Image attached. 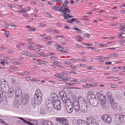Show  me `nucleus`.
<instances>
[{
	"label": "nucleus",
	"instance_id": "nucleus-3",
	"mask_svg": "<svg viewBox=\"0 0 125 125\" xmlns=\"http://www.w3.org/2000/svg\"><path fill=\"white\" fill-rule=\"evenodd\" d=\"M17 118H19L24 121V122L27 123L28 124L30 125H33V124L38 125V123L37 121L35 120L31 119L29 118H26L24 120L23 118L21 117H16Z\"/></svg>",
	"mask_w": 125,
	"mask_h": 125
},
{
	"label": "nucleus",
	"instance_id": "nucleus-22",
	"mask_svg": "<svg viewBox=\"0 0 125 125\" xmlns=\"http://www.w3.org/2000/svg\"><path fill=\"white\" fill-rule=\"evenodd\" d=\"M22 102L24 104H26L28 102V98L27 96L26 95L25 96L24 98L22 99Z\"/></svg>",
	"mask_w": 125,
	"mask_h": 125
},
{
	"label": "nucleus",
	"instance_id": "nucleus-63",
	"mask_svg": "<svg viewBox=\"0 0 125 125\" xmlns=\"http://www.w3.org/2000/svg\"><path fill=\"white\" fill-rule=\"evenodd\" d=\"M111 87L113 88H116L117 87V86L116 85H113L111 86Z\"/></svg>",
	"mask_w": 125,
	"mask_h": 125
},
{
	"label": "nucleus",
	"instance_id": "nucleus-14",
	"mask_svg": "<svg viewBox=\"0 0 125 125\" xmlns=\"http://www.w3.org/2000/svg\"><path fill=\"white\" fill-rule=\"evenodd\" d=\"M66 108L67 112L69 113H71L72 112L73 110V106H68L66 107Z\"/></svg>",
	"mask_w": 125,
	"mask_h": 125
},
{
	"label": "nucleus",
	"instance_id": "nucleus-5",
	"mask_svg": "<svg viewBox=\"0 0 125 125\" xmlns=\"http://www.w3.org/2000/svg\"><path fill=\"white\" fill-rule=\"evenodd\" d=\"M86 121L88 125H99L97 122L90 117L86 118Z\"/></svg>",
	"mask_w": 125,
	"mask_h": 125
},
{
	"label": "nucleus",
	"instance_id": "nucleus-58",
	"mask_svg": "<svg viewBox=\"0 0 125 125\" xmlns=\"http://www.w3.org/2000/svg\"><path fill=\"white\" fill-rule=\"evenodd\" d=\"M55 53H47V56L48 55H53Z\"/></svg>",
	"mask_w": 125,
	"mask_h": 125
},
{
	"label": "nucleus",
	"instance_id": "nucleus-61",
	"mask_svg": "<svg viewBox=\"0 0 125 125\" xmlns=\"http://www.w3.org/2000/svg\"><path fill=\"white\" fill-rule=\"evenodd\" d=\"M31 77L30 76H28L26 78V79L27 80L29 81L31 79Z\"/></svg>",
	"mask_w": 125,
	"mask_h": 125
},
{
	"label": "nucleus",
	"instance_id": "nucleus-23",
	"mask_svg": "<svg viewBox=\"0 0 125 125\" xmlns=\"http://www.w3.org/2000/svg\"><path fill=\"white\" fill-rule=\"evenodd\" d=\"M124 24L122 23L120 25V31H125V27L124 26Z\"/></svg>",
	"mask_w": 125,
	"mask_h": 125
},
{
	"label": "nucleus",
	"instance_id": "nucleus-60",
	"mask_svg": "<svg viewBox=\"0 0 125 125\" xmlns=\"http://www.w3.org/2000/svg\"><path fill=\"white\" fill-rule=\"evenodd\" d=\"M51 59L53 60H56L57 59V58L55 56L51 57Z\"/></svg>",
	"mask_w": 125,
	"mask_h": 125
},
{
	"label": "nucleus",
	"instance_id": "nucleus-28",
	"mask_svg": "<svg viewBox=\"0 0 125 125\" xmlns=\"http://www.w3.org/2000/svg\"><path fill=\"white\" fill-rule=\"evenodd\" d=\"M72 81L73 82V83H72V84H80L81 83L79 82L78 81V79H74L72 80Z\"/></svg>",
	"mask_w": 125,
	"mask_h": 125
},
{
	"label": "nucleus",
	"instance_id": "nucleus-10",
	"mask_svg": "<svg viewBox=\"0 0 125 125\" xmlns=\"http://www.w3.org/2000/svg\"><path fill=\"white\" fill-rule=\"evenodd\" d=\"M80 106L81 107L80 109L83 112L85 113L87 111L88 108L86 102H84V103L80 104Z\"/></svg>",
	"mask_w": 125,
	"mask_h": 125
},
{
	"label": "nucleus",
	"instance_id": "nucleus-59",
	"mask_svg": "<svg viewBox=\"0 0 125 125\" xmlns=\"http://www.w3.org/2000/svg\"><path fill=\"white\" fill-rule=\"evenodd\" d=\"M31 15L32 16H34V17H37L38 16V15L36 14H35L34 13H32L31 14Z\"/></svg>",
	"mask_w": 125,
	"mask_h": 125
},
{
	"label": "nucleus",
	"instance_id": "nucleus-50",
	"mask_svg": "<svg viewBox=\"0 0 125 125\" xmlns=\"http://www.w3.org/2000/svg\"><path fill=\"white\" fill-rule=\"evenodd\" d=\"M51 30L52 31H52L56 33H59V31H57L55 30H52V29H51Z\"/></svg>",
	"mask_w": 125,
	"mask_h": 125
},
{
	"label": "nucleus",
	"instance_id": "nucleus-62",
	"mask_svg": "<svg viewBox=\"0 0 125 125\" xmlns=\"http://www.w3.org/2000/svg\"><path fill=\"white\" fill-rule=\"evenodd\" d=\"M50 39V38L49 36H47L44 37L43 38V39H45L47 40H48Z\"/></svg>",
	"mask_w": 125,
	"mask_h": 125
},
{
	"label": "nucleus",
	"instance_id": "nucleus-56",
	"mask_svg": "<svg viewBox=\"0 0 125 125\" xmlns=\"http://www.w3.org/2000/svg\"><path fill=\"white\" fill-rule=\"evenodd\" d=\"M42 63L44 64H48V63L47 62L44 61H42L41 62Z\"/></svg>",
	"mask_w": 125,
	"mask_h": 125
},
{
	"label": "nucleus",
	"instance_id": "nucleus-12",
	"mask_svg": "<svg viewBox=\"0 0 125 125\" xmlns=\"http://www.w3.org/2000/svg\"><path fill=\"white\" fill-rule=\"evenodd\" d=\"M51 99H53V100H58V95L54 93H52L51 94Z\"/></svg>",
	"mask_w": 125,
	"mask_h": 125
},
{
	"label": "nucleus",
	"instance_id": "nucleus-21",
	"mask_svg": "<svg viewBox=\"0 0 125 125\" xmlns=\"http://www.w3.org/2000/svg\"><path fill=\"white\" fill-rule=\"evenodd\" d=\"M14 91L13 90L10 91L8 94V97L9 98H12L14 94Z\"/></svg>",
	"mask_w": 125,
	"mask_h": 125
},
{
	"label": "nucleus",
	"instance_id": "nucleus-46",
	"mask_svg": "<svg viewBox=\"0 0 125 125\" xmlns=\"http://www.w3.org/2000/svg\"><path fill=\"white\" fill-rule=\"evenodd\" d=\"M27 30L29 31H35L36 30V29L35 28H28Z\"/></svg>",
	"mask_w": 125,
	"mask_h": 125
},
{
	"label": "nucleus",
	"instance_id": "nucleus-24",
	"mask_svg": "<svg viewBox=\"0 0 125 125\" xmlns=\"http://www.w3.org/2000/svg\"><path fill=\"white\" fill-rule=\"evenodd\" d=\"M20 74V75L21 76H25V75L29 74H30L27 71H25L24 72H22L21 73H18Z\"/></svg>",
	"mask_w": 125,
	"mask_h": 125
},
{
	"label": "nucleus",
	"instance_id": "nucleus-64",
	"mask_svg": "<svg viewBox=\"0 0 125 125\" xmlns=\"http://www.w3.org/2000/svg\"><path fill=\"white\" fill-rule=\"evenodd\" d=\"M0 63L3 65L4 66L5 64V61H4L0 62Z\"/></svg>",
	"mask_w": 125,
	"mask_h": 125
},
{
	"label": "nucleus",
	"instance_id": "nucleus-18",
	"mask_svg": "<svg viewBox=\"0 0 125 125\" xmlns=\"http://www.w3.org/2000/svg\"><path fill=\"white\" fill-rule=\"evenodd\" d=\"M21 90L18 89L16 90L15 92V95L18 97H19L20 98L21 97L20 94H21Z\"/></svg>",
	"mask_w": 125,
	"mask_h": 125
},
{
	"label": "nucleus",
	"instance_id": "nucleus-13",
	"mask_svg": "<svg viewBox=\"0 0 125 125\" xmlns=\"http://www.w3.org/2000/svg\"><path fill=\"white\" fill-rule=\"evenodd\" d=\"M118 118L120 120L121 122L125 123V115H119L118 116Z\"/></svg>",
	"mask_w": 125,
	"mask_h": 125
},
{
	"label": "nucleus",
	"instance_id": "nucleus-48",
	"mask_svg": "<svg viewBox=\"0 0 125 125\" xmlns=\"http://www.w3.org/2000/svg\"><path fill=\"white\" fill-rule=\"evenodd\" d=\"M60 80L61 81H67L66 77H64L63 78H61Z\"/></svg>",
	"mask_w": 125,
	"mask_h": 125
},
{
	"label": "nucleus",
	"instance_id": "nucleus-35",
	"mask_svg": "<svg viewBox=\"0 0 125 125\" xmlns=\"http://www.w3.org/2000/svg\"><path fill=\"white\" fill-rule=\"evenodd\" d=\"M55 76L56 77H59L61 79V77H63V75L59 73L55 74Z\"/></svg>",
	"mask_w": 125,
	"mask_h": 125
},
{
	"label": "nucleus",
	"instance_id": "nucleus-11",
	"mask_svg": "<svg viewBox=\"0 0 125 125\" xmlns=\"http://www.w3.org/2000/svg\"><path fill=\"white\" fill-rule=\"evenodd\" d=\"M56 120L57 121L59 122L61 124L62 123V122L67 121L66 119L64 118H56Z\"/></svg>",
	"mask_w": 125,
	"mask_h": 125
},
{
	"label": "nucleus",
	"instance_id": "nucleus-55",
	"mask_svg": "<svg viewBox=\"0 0 125 125\" xmlns=\"http://www.w3.org/2000/svg\"><path fill=\"white\" fill-rule=\"evenodd\" d=\"M117 109L119 111H121L122 110V107L119 105H118V107H117Z\"/></svg>",
	"mask_w": 125,
	"mask_h": 125
},
{
	"label": "nucleus",
	"instance_id": "nucleus-19",
	"mask_svg": "<svg viewBox=\"0 0 125 125\" xmlns=\"http://www.w3.org/2000/svg\"><path fill=\"white\" fill-rule=\"evenodd\" d=\"M65 102L66 107L70 106H71L73 105L72 102L70 100H68L66 101Z\"/></svg>",
	"mask_w": 125,
	"mask_h": 125
},
{
	"label": "nucleus",
	"instance_id": "nucleus-1",
	"mask_svg": "<svg viewBox=\"0 0 125 125\" xmlns=\"http://www.w3.org/2000/svg\"><path fill=\"white\" fill-rule=\"evenodd\" d=\"M34 97V102L36 104H39L41 103L42 94L40 89H37L36 90Z\"/></svg>",
	"mask_w": 125,
	"mask_h": 125
},
{
	"label": "nucleus",
	"instance_id": "nucleus-15",
	"mask_svg": "<svg viewBox=\"0 0 125 125\" xmlns=\"http://www.w3.org/2000/svg\"><path fill=\"white\" fill-rule=\"evenodd\" d=\"M47 110L46 108H45L44 107H42L41 108L40 110V113L42 115L45 114L47 113Z\"/></svg>",
	"mask_w": 125,
	"mask_h": 125
},
{
	"label": "nucleus",
	"instance_id": "nucleus-17",
	"mask_svg": "<svg viewBox=\"0 0 125 125\" xmlns=\"http://www.w3.org/2000/svg\"><path fill=\"white\" fill-rule=\"evenodd\" d=\"M78 97V102H79L80 104L84 103V102H86L84 101L83 98L81 96H79Z\"/></svg>",
	"mask_w": 125,
	"mask_h": 125
},
{
	"label": "nucleus",
	"instance_id": "nucleus-29",
	"mask_svg": "<svg viewBox=\"0 0 125 125\" xmlns=\"http://www.w3.org/2000/svg\"><path fill=\"white\" fill-rule=\"evenodd\" d=\"M17 12L19 13H22L23 12H26L27 11L25 9H23L21 10H18L17 11Z\"/></svg>",
	"mask_w": 125,
	"mask_h": 125
},
{
	"label": "nucleus",
	"instance_id": "nucleus-39",
	"mask_svg": "<svg viewBox=\"0 0 125 125\" xmlns=\"http://www.w3.org/2000/svg\"><path fill=\"white\" fill-rule=\"evenodd\" d=\"M3 95V92L2 91H0V103L2 100V96Z\"/></svg>",
	"mask_w": 125,
	"mask_h": 125
},
{
	"label": "nucleus",
	"instance_id": "nucleus-54",
	"mask_svg": "<svg viewBox=\"0 0 125 125\" xmlns=\"http://www.w3.org/2000/svg\"><path fill=\"white\" fill-rule=\"evenodd\" d=\"M87 81V80H80V83H85L86 81Z\"/></svg>",
	"mask_w": 125,
	"mask_h": 125
},
{
	"label": "nucleus",
	"instance_id": "nucleus-40",
	"mask_svg": "<svg viewBox=\"0 0 125 125\" xmlns=\"http://www.w3.org/2000/svg\"><path fill=\"white\" fill-rule=\"evenodd\" d=\"M110 99L111 104V103L115 102V100L114 98H112L110 96Z\"/></svg>",
	"mask_w": 125,
	"mask_h": 125
},
{
	"label": "nucleus",
	"instance_id": "nucleus-7",
	"mask_svg": "<svg viewBox=\"0 0 125 125\" xmlns=\"http://www.w3.org/2000/svg\"><path fill=\"white\" fill-rule=\"evenodd\" d=\"M80 104L77 101H74L73 103V106L75 111L77 112L79 111L80 109Z\"/></svg>",
	"mask_w": 125,
	"mask_h": 125
},
{
	"label": "nucleus",
	"instance_id": "nucleus-36",
	"mask_svg": "<svg viewBox=\"0 0 125 125\" xmlns=\"http://www.w3.org/2000/svg\"><path fill=\"white\" fill-rule=\"evenodd\" d=\"M18 67H14V68L11 67L10 68V70L12 72H15L18 69Z\"/></svg>",
	"mask_w": 125,
	"mask_h": 125
},
{
	"label": "nucleus",
	"instance_id": "nucleus-52",
	"mask_svg": "<svg viewBox=\"0 0 125 125\" xmlns=\"http://www.w3.org/2000/svg\"><path fill=\"white\" fill-rule=\"evenodd\" d=\"M10 25L11 27L13 28L14 29L15 28L17 27V26L16 25H14L11 24V25Z\"/></svg>",
	"mask_w": 125,
	"mask_h": 125
},
{
	"label": "nucleus",
	"instance_id": "nucleus-44",
	"mask_svg": "<svg viewBox=\"0 0 125 125\" xmlns=\"http://www.w3.org/2000/svg\"><path fill=\"white\" fill-rule=\"evenodd\" d=\"M14 51L13 50H9L8 51V52L10 54H12L13 53H14Z\"/></svg>",
	"mask_w": 125,
	"mask_h": 125
},
{
	"label": "nucleus",
	"instance_id": "nucleus-42",
	"mask_svg": "<svg viewBox=\"0 0 125 125\" xmlns=\"http://www.w3.org/2000/svg\"><path fill=\"white\" fill-rule=\"evenodd\" d=\"M4 34L8 38L10 35V32L9 31H7L5 32Z\"/></svg>",
	"mask_w": 125,
	"mask_h": 125
},
{
	"label": "nucleus",
	"instance_id": "nucleus-27",
	"mask_svg": "<svg viewBox=\"0 0 125 125\" xmlns=\"http://www.w3.org/2000/svg\"><path fill=\"white\" fill-rule=\"evenodd\" d=\"M73 29L75 30L76 31V32L78 33H82L81 31L79 29L77 28L76 27V26H74L73 27Z\"/></svg>",
	"mask_w": 125,
	"mask_h": 125
},
{
	"label": "nucleus",
	"instance_id": "nucleus-31",
	"mask_svg": "<svg viewBox=\"0 0 125 125\" xmlns=\"http://www.w3.org/2000/svg\"><path fill=\"white\" fill-rule=\"evenodd\" d=\"M59 94L61 98L64 95H66V94L65 93L64 91H60Z\"/></svg>",
	"mask_w": 125,
	"mask_h": 125
},
{
	"label": "nucleus",
	"instance_id": "nucleus-43",
	"mask_svg": "<svg viewBox=\"0 0 125 125\" xmlns=\"http://www.w3.org/2000/svg\"><path fill=\"white\" fill-rule=\"evenodd\" d=\"M47 121L44 120L42 121L41 122V124L43 125H46Z\"/></svg>",
	"mask_w": 125,
	"mask_h": 125
},
{
	"label": "nucleus",
	"instance_id": "nucleus-26",
	"mask_svg": "<svg viewBox=\"0 0 125 125\" xmlns=\"http://www.w3.org/2000/svg\"><path fill=\"white\" fill-rule=\"evenodd\" d=\"M88 98H89L90 97L91 98V99H94V98H96L94 95L92 94V93L91 94H90V92L88 94Z\"/></svg>",
	"mask_w": 125,
	"mask_h": 125
},
{
	"label": "nucleus",
	"instance_id": "nucleus-34",
	"mask_svg": "<svg viewBox=\"0 0 125 125\" xmlns=\"http://www.w3.org/2000/svg\"><path fill=\"white\" fill-rule=\"evenodd\" d=\"M67 13L68 12H66L65 13H62L63 14V16L65 19H67L68 18V14H67Z\"/></svg>",
	"mask_w": 125,
	"mask_h": 125
},
{
	"label": "nucleus",
	"instance_id": "nucleus-57",
	"mask_svg": "<svg viewBox=\"0 0 125 125\" xmlns=\"http://www.w3.org/2000/svg\"><path fill=\"white\" fill-rule=\"evenodd\" d=\"M39 26L42 27H45L46 26V24H45L39 23Z\"/></svg>",
	"mask_w": 125,
	"mask_h": 125
},
{
	"label": "nucleus",
	"instance_id": "nucleus-9",
	"mask_svg": "<svg viewBox=\"0 0 125 125\" xmlns=\"http://www.w3.org/2000/svg\"><path fill=\"white\" fill-rule=\"evenodd\" d=\"M102 119L106 123H110L111 121V117L107 115H103L102 116Z\"/></svg>",
	"mask_w": 125,
	"mask_h": 125
},
{
	"label": "nucleus",
	"instance_id": "nucleus-8",
	"mask_svg": "<svg viewBox=\"0 0 125 125\" xmlns=\"http://www.w3.org/2000/svg\"><path fill=\"white\" fill-rule=\"evenodd\" d=\"M90 102L92 106L94 107L97 106L99 104L98 100L96 98L90 99Z\"/></svg>",
	"mask_w": 125,
	"mask_h": 125
},
{
	"label": "nucleus",
	"instance_id": "nucleus-41",
	"mask_svg": "<svg viewBox=\"0 0 125 125\" xmlns=\"http://www.w3.org/2000/svg\"><path fill=\"white\" fill-rule=\"evenodd\" d=\"M58 48L57 49L59 50V51L62 52V50H63V48L60 45H58Z\"/></svg>",
	"mask_w": 125,
	"mask_h": 125
},
{
	"label": "nucleus",
	"instance_id": "nucleus-6",
	"mask_svg": "<svg viewBox=\"0 0 125 125\" xmlns=\"http://www.w3.org/2000/svg\"><path fill=\"white\" fill-rule=\"evenodd\" d=\"M69 7L66 5V4L64 2L62 4V6L60 7L61 8L60 10H62V13H65V12H67L68 13L70 12V10L68 9Z\"/></svg>",
	"mask_w": 125,
	"mask_h": 125
},
{
	"label": "nucleus",
	"instance_id": "nucleus-30",
	"mask_svg": "<svg viewBox=\"0 0 125 125\" xmlns=\"http://www.w3.org/2000/svg\"><path fill=\"white\" fill-rule=\"evenodd\" d=\"M62 100L63 102H66V101H68V99L67 96H66V95H64L63 97H62Z\"/></svg>",
	"mask_w": 125,
	"mask_h": 125
},
{
	"label": "nucleus",
	"instance_id": "nucleus-38",
	"mask_svg": "<svg viewBox=\"0 0 125 125\" xmlns=\"http://www.w3.org/2000/svg\"><path fill=\"white\" fill-rule=\"evenodd\" d=\"M29 46H28L29 47V49H30L31 50H35V47H33V45H29Z\"/></svg>",
	"mask_w": 125,
	"mask_h": 125
},
{
	"label": "nucleus",
	"instance_id": "nucleus-32",
	"mask_svg": "<svg viewBox=\"0 0 125 125\" xmlns=\"http://www.w3.org/2000/svg\"><path fill=\"white\" fill-rule=\"evenodd\" d=\"M52 8L53 9H54L55 10H58L59 11H61L62 12V10H60V7H58L56 6H53L52 7Z\"/></svg>",
	"mask_w": 125,
	"mask_h": 125
},
{
	"label": "nucleus",
	"instance_id": "nucleus-4",
	"mask_svg": "<svg viewBox=\"0 0 125 125\" xmlns=\"http://www.w3.org/2000/svg\"><path fill=\"white\" fill-rule=\"evenodd\" d=\"M52 103L53 106L55 109L57 110H61V102L59 100H52Z\"/></svg>",
	"mask_w": 125,
	"mask_h": 125
},
{
	"label": "nucleus",
	"instance_id": "nucleus-49",
	"mask_svg": "<svg viewBox=\"0 0 125 125\" xmlns=\"http://www.w3.org/2000/svg\"><path fill=\"white\" fill-rule=\"evenodd\" d=\"M118 70V68L117 67L113 68L112 69V70L114 71H117Z\"/></svg>",
	"mask_w": 125,
	"mask_h": 125
},
{
	"label": "nucleus",
	"instance_id": "nucleus-2",
	"mask_svg": "<svg viewBox=\"0 0 125 125\" xmlns=\"http://www.w3.org/2000/svg\"><path fill=\"white\" fill-rule=\"evenodd\" d=\"M0 83V86L2 89V91L4 93L6 94L8 93L9 90V88L7 82L4 80H3Z\"/></svg>",
	"mask_w": 125,
	"mask_h": 125
},
{
	"label": "nucleus",
	"instance_id": "nucleus-33",
	"mask_svg": "<svg viewBox=\"0 0 125 125\" xmlns=\"http://www.w3.org/2000/svg\"><path fill=\"white\" fill-rule=\"evenodd\" d=\"M98 97L99 98V99H100V98H104V97L103 95L99 93L97 94Z\"/></svg>",
	"mask_w": 125,
	"mask_h": 125
},
{
	"label": "nucleus",
	"instance_id": "nucleus-37",
	"mask_svg": "<svg viewBox=\"0 0 125 125\" xmlns=\"http://www.w3.org/2000/svg\"><path fill=\"white\" fill-rule=\"evenodd\" d=\"M115 123L117 125H119L121 123L120 120H119L118 118L117 119H115Z\"/></svg>",
	"mask_w": 125,
	"mask_h": 125
},
{
	"label": "nucleus",
	"instance_id": "nucleus-25",
	"mask_svg": "<svg viewBox=\"0 0 125 125\" xmlns=\"http://www.w3.org/2000/svg\"><path fill=\"white\" fill-rule=\"evenodd\" d=\"M23 54L26 55L29 57H32L34 55V54H31L30 52H23Z\"/></svg>",
	"mask_w": 125,
	"mask_h": 125
},
{
	"label": "nucleus",
	"instance_id": "nucleus-47",
	"mask_svg": "<svg viewBox=\"0 0 125 125\" xmlns=\"http://www.w3.org/2000/svg\"><path fill=\"white\" fill-rule=\"evenodd\" d=\"M31 81H34L35 82H36L38 81V80L36 78H34L31 80Z\"/></svg>",
	"mask_w": 125,
	"mask_h": 125
},
{
	"label": "nucleus",
	"instance_id": "nucleus-16",
	"mask_svg": "<svg viewBox=\"0 0 125 125\" xmlns=\"http://www.w3.org/2000/svg\"><path fill=\"white\" fill-rule=\"evenodd\" d=\"M118 104L116 103L115 102L111 103V106L113 109H116L118 107Z\"/></svg>",
	"mask_w": 125,
	"mask_h": 125
},
{
	"label": "nucleus",
	"instance_id": "nucleus-20",
	"mask_svg": "<svg viewBox=\"0 0 125 125\" xmlns=\"http://www.w3.org/2000/svg\"><path fill=\"white\" fill-rule=\"evenodd\" d=\"M104 98L101 99H99L100 104L101 106H104L105 104L106 101L104 99Z\"/></svg>",
	"mask_w": 125,
	"mask_h": 125
},
{
	"label": "nucleus",
	"instance_id": "nucleus-53",
	"mask_svg": "<svg viewBox=\"0 0 125 125\" xmlns=\"http://www.w3.org/2000/svg\"><path fill=\"white\" fill-rule=\"evenodd\" d=\"M84 35L86 37H89L90 36V35L89 34H84Z\"/></svg>",
	"mask_w": 125,
	"mask_h": 125
},
{
	"label": "nucleus",
	"instance_id": "nucleus-45",
	"mask_svg": "<svg viewBox=\"0 0 125 125\" xmlns=\"http://www.w3.org/2000/svg\"><path fill=\"white\" fill-rule=\"evenodd\" d=\"M46 125H54L53 123L51 121H47Z\"/></svg>",
	"mask_w": 125,
	"mask_h": 125
},
{
	"label": "nucleus",
	"instance_id": "nucleus-51",
	"mask_svg": "<svg viewBox=\"0 0 125 125\" xmlns=\"http://www.w3.org/2000/svg\"><path fill=\"white\" fill-rule=\"evenodd\" d=\"M62 125H69L68 123V121H65L64 122H62Z\"/></svg>",
	"mask_w": 125,
	"mask_h": 125
}]
</instances>
